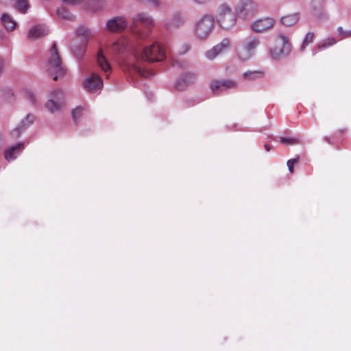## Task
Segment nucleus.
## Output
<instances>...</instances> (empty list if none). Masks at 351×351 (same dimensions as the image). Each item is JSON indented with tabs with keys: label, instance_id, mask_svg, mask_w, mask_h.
<instances>
[{
	"label": "nucleus",
	"instance_id": "obj_24",
	"mask_svg": "<svg viewBox=\"0 0 351 351\" xmlns=\"http://www.w3.org/2000/svg\"><path fill=\"white\" fill-rule=\"evenodd\" d=\"M16 10L21 14H26L29 8L28 0H12Z\"/></svg>",
	"mask_w": 351,
	"mask_h": 351
},
{
	"label": "nucleus",
	"instance_id": "obj_18",
	"mask_svg": "<svg viewBox=\"0 0 351 351\" xmlns=\"http://www.w3.org/2000/svg\"><path fill=\"white\" fill-rule=\"evenodd\" d=\"M49 32L45 25H36L33 26L28 32V37L31 39H37L47 35Z\"/></svg>",
	"mask_w": 351,
	"mask_h": 351
},
{
	"label": "nucleus",
	"instance_id": "obj_28",
	"mask_svg": "<svg viewBox=\"0 0 351 351\" xmlns=\"http://www.w3.org/2000/svg\"><path fill=\"white\" fill-rule=\"evenodd\" d=\"M86 45L84 43H82L79 45H74L73 47V51L75 55V56L77 59H82L86 53Z\"/></svg>",
	"mask_w": 351,
	"mask_h": 351
},
{
	"label": "nucleus",
	"instance_id": "obj_15",
	"mask_svg": "<svg viewBox=\"0 0 351 351\" xmlns=\"http://www.w3.org/2000/svg\"><path fill=\"white\" fill-rule=\"evenodd\" d=\"M35 116L32 114H28L26 117L21 121L20 124L12 132L11 134L14 138H18L21 133L26 130L34 121Z\"/></svg>",
	"mask_w": 351,
	"mask_h": 351
},
{
	"label": "nucleus",
	"instance_id": "obj_39",
	"mask_svg": "<svg viewBox=\"0 0 351 351\" xmlns=\"http://www.w3.org/2000/svg\"><path fill=\"white\" fill-rule=\"evenodd\" d=\"M197 4H206L208 3L210 0H193Z\"/></svg>",
	"mask_w": 351,
	"mask_h": 351
},
{
	"label": "nucleus",
	"instance_id": "obj_27",
	"mask_svg": "<svg viewBox=\"0 0 351 351\" xmlns=\"http://www.w3.org/2000/svg\"><path fill=\"white\" fill-rule=\"evenodd\" d=\"M1 21L5 27L10 31H12L16 25L10 16L7 14H3L1 16Z\"/></svg>",
	"mask_w": 351,
	"mask_h": 351
},
{
	"label": "nucleus",
	"instance_id": "obj_9",
	"mask_svg": "<svg viewBox=\"0 0 351 351\" xmlns=\"http://www.w3.org/2000/svg\"><path fill=\"white\" fill-rule=\"evenodd\" d=\"M230 43L229 38H224L219 43L206 52V58L210 60H214L217 56L227 51L230 47Z\"/></svg>",
	"mask_w": 351,
	"mask_h": 351
},
{
	"label": "nucleus",
	"instance_id": "obj_37",
	"mask_svg": "<svg viewBox=\"0 0 351 351\" xmlns=\"http://www.w3.org/2000/svg\"><path fill=\"white\" fill-rule=\"evenodd\" d=\"M299 156L295 158L290 159L287 161V167L291 173L293 171V166L299 161Z\"/></svg>",
	"mask_w": 351,
	"mask_h": 351
},
{
	"label": "nucleus",
	"instance_id": "obj_22",
	"mask_svg": "<svg viewBox=\"0 0 351 351\" xmlns=\"http://www.w3.org/2000/svg\"><path fill=\"white\" fill-rule=\"evenodd\" d=\"M76 35L81 38L82 41L85 44L89 40V38L93 35V32L85 26H80L76 29Z\"/></svg>",
	"mask_w": 351,
	"mask_h": 351
},
{
	"label": "nucleus",
	"instance_id": "obj_10",
	"mask_svg": "<svg viewBox=\"0 0 351 351\" xmlns=\"http://www.w3.org/2000/svg\"><path fill=\"white\" fill-rule=\"evenodd\" d=\"M276 23L274 18L267 17L256 20L252 25V30L256 33H261L273 28Z\"/></svg>",
	"mask_w": 351,
	"mask_h": 351
},
{
	"label": "nucleus",
	"instance_id": "obj_40",
	"mask_svg": "<svg viewBox=\"0 0 351 351\" xmlns=\"http://www.w3.org/2000/svg\"><path fill=\"white\" fill-rule=\"evenodd\" d=\"M264 147L267 152L270 151L271 147L268 144H265Z\"/></svg>",
	"mask_w": 351,
	"mask_h": 351
},
{
	"label": "nucleus",
	"instance_id": "obj_29",
	"mask_svg": "<svg viewBox=\"0 0 351 351\" xmlns=\"http://www.w3.org/2000/svg\"><path fill=\"white\" fill-rule=\"evenodd\" d=\"M57 15L62 19L66 20H73V16L70 13V12L64 7L58 8L56 10Z\"/></svg>",
	"mask_w": 351,
	"mask_h": 351
},
{
	"label": "nucleus",
	"instance_id": "obj_5",
	"mask_svg": "<svg viewBox=\"0 0 351 351\" xmlns=\"http://www.w3.org/2000/svg\"><path fill=\"white\" fill-rule=\"evenodd\" d=\"M259 45L260 40L258 38L255 36L249 38L236 47L237 58L242 62L250 60L254 55Z\"/></svg>",
	"mask_w": 351,
	"mask_h": 351
},
{
	"label": "nucleus",
	"instance_id": "obj_19",
	"mask_svg": "<svg viewBox=\"0 0 351 351\" xmlns=\"http://www.w3.org/2000/svg\"><path fill=\"white\" fill-rule=\"evenodd\" d=\"M324 0H311L310 8L317 17H325L324 12Z\"/></svg>",
	"mask_w": 351,
	"mask_h": 351
},
{
	"label": "nucleus",
	"instance_id": "obj_36",
	"mask_svg": "<svg viewBox=\"0 0 351 351\" xmlns=\"http://www.w3.org/2000/svg\"><path fill=\"white\" fill-rule=\"evenodd\" d=\"M280 142L281 143H286V144H289V145H293V144H297L298 143V141L297 139L295 138H285V137H281L280 138Z\"/></svg>",
	"mask_w": 351,
	"mask_h": 351
},
{
	"label": "nucleus",
	"instance_id": "obj_16",
	"mask_svg": "<svg viewBox=\"0 0 351 351\" xmlns=\"http://www.w3.org/2000/svg\"><path fill=\"white\" fill-rule=\"evenodd\" d=\"M257 11V5L252 0H243L240 3L238 12L245 16H252Z\"/></svg>",
	"mask_w": 351,
	"mask_h": 351
},
{
	"label": "nucleus",
	"instance_id": "obj_21",
	"mask_svg": "<svg viewBox=\"0 0 351 351\" xmlns=\"http://www.w3.org/2000/svg\"><path fill=\"white\" fill-rule=\"evenodd\" d=\"M265 72L264 70H254V71H247L243 73L242 77L245 80L247 81H256L260 79H262L265 77Z\"/></svg>",
	"mask_w": 351,
	"mask_h": 351
},
{
	"label": "nucleus",
	"instance_id": "obj_33",
	"mask_svg": "<svg viewBox=\"0 0 351 351\" xmlns=\"http://www.w3.org/2000/svg\"><path fill=\"white\" fill-rule=\"evenodd\" d=\"M83 111H84V109L80 106H78V107L75 108V109H73L72 111L73 119L74 121H76L77 119L81 117L83 114Z\"/></svg>",
	"mask_w": 351,
	"mask_h": 351
},
{
	"label": "nucleus",
	"instance_id": "obj_11",
	"mask_svg": "<svg viewBox=\"0 0 351 351\" xmlns=\"http://www.w3.org/2000/svg\"><path fill=\"white\" fill-rule=\"evenodd\" d=\"M106 28L112 32H121L128 26V21L123 16H115L106 22Z\"/></svg>",
	"mask_w": 351,
	"mask_h": 351
},
{
	"label": "nucleus",
	"instance_id": "obj_30",
	"mask_svg": "<svg viewBox=\"0 0 351 351\" xmlns=\"http://www.w3.org/2000/svg\"><path fill=\"white\" fill-rule=\"evenodd\" d=\"M87 4L90 9L93 10H99L104 6L102 0H87Z\"/></svg>",
	"mask_w": 351,
	"mask_h": 351
},
{
	"label": "nucleus",
	"instance_id": "obj_34",
	"mask_svg": "<svg viewBox=\"0 0 351 351\" xmlns=\"http://www.w3.org/2000/svg\"><path fill=\"white\" fill-rule=\"evenodd\" d=\"M337 32L338 34L343 38L351 36V30L345 31L341 26L337 27Z\"/></svg>",
	"mask_w": 351,
	"mask_h": 351
},
{
	"label": "nucleus",
	"instance_id": "obj_13",
	"mask_svg": "<svg viewBox=\"0 0 351 351\" xmlns=\"http://www.w3.org/2000/svg\"><path fill=\"white\" fill-rule=\"evenodd\" d=\"M197 77L194 73H186L180 75L176 82L175 87L179 90H184L188 86L195 82Z\"/></svg>",
	"mask_w": 351,
	"mask_h": 351
},
{
	"label": "nucleus",
	"instance_id": "obj_31",
	"mask_svg": "<svg viewBox=\"0 0 351 351\" xmlns=\"http://www.w3.org/2000/svg\"><path fill=\"white\" fill-rule=\"evenodd\" d=\"M336 43V40L334 38H328L326 40H323L322 42H320L317 45V49L322 50L323 49L327 48L330 46H332Z\"/></svg>",
	"mask_w": 351,
	"mask_h": 351
},
{
	"label": "nucleus",
	"instance_id": "obj_7",
	"mask_svg": "<svg viewBox=\"0 0 351 351\" xmlns=\"http://www.w3.org/2000/svg\"><path fill=\"white\" fill-rule=\"evenodd\" d=\"M278 38L280 40V44L276 45L270 49V54L274 60H281L287 58L291 53V45L289 43V38L283 34H279Z\"/></svg>",
	"mask_w": 351,
	"mask_h": 351
},
{
	"label": "nucleus",
	"instance_id": "obj_41",
	"mask_svg": "<svg viewBox=\"0 0 351 351\" xmlns=\"http://www.w3.org/2000/svg\"><path fill=\"white\" fill-rule=\"evenodd\" d=\"M316 53H317V51H316L315 50H313V56H314V55H315V54H316Z\"/></svg>",
	"mask_w": 351,
	"mask_h": 351
},
{
	"label": "nucleus",
	"instance_id": "obj_17",
	"mask_svg": "<svg viewBox=\"0 0 351 351\" xmlns=\"http://www.w3.org/2000/svg\"><path fill=\"white\" fill-rule=\"evenodd\" d=\"M185 23V19L182 14L176 12L173 14L171 19L166 23L165 27L169 30L172 31L184 25Z\"/></svg>",
	"mask_w": 351,
	"mask_h": 351
},
{
	"label": "nucleus",
	"instance_id": "obj_35",
	"mask_svg": "<svg viewBox=\"0 0 351 351\" xmlns=\"http://www.w3.org/2000/svg\"><path fill=\"white\" fill-rule=\"evenodd\" d=\"M25 97L27 99H28L32 104H35V96L33 92L31 90H25Z\"/></svg>",
	"mask_w": 351,
	"mask_h": 351
},
{
	"label": "nucleus",
	"instance_id": "obj_38",
	"mask_svg": "<svg viewBox=\"0 0 351 351\" xmlns=\"http://www.w3.org/2000/svg\"><path fill=\"white\" fill-rule=\"evenodd\" d=\"M64 3H66L68 4H71V5H77V4H80V3H82V2H84L85 0H62Z\"/></svg>",
	"mask_w": 351,
	"mask_h": 351
},
{
	"label": "nucleus",
	"instance_id": "obj_12",
	"mask_svg": "<svg viewBox=\"0 0 351 351\" xmlns=\"http://www.w3.org/2000/svg\"><path fill=\"white\" fill-rule=\"evenodd\" d=\"M84 86L88 91L95 93L102 88L103 82L100 76L97 74L93 73L84 80Z\"/></svg>",
	"mask_w": 351,
	"mask_h": 351
},
{
	"label": "nucleus",
	"instance_id": "obj_1",
	"mask_svg": "<svg viewBox=\"0 0 351 351\" xmlns=\"http://www.w3.org/2000/svg\"><path fill=\"white\" fill-rule=\"evenodd\" d=\"M165 57V53L161 46L158 43H154L149 47L136 49L134 55L125 62L124 69L131 75L150 77L152 73L143 67V62H160L164 60Z\"/></svg>",
	"mask_w": 351,
	"mask_h": 351
},
{
	"label": "nucleus",
	"instance_id": "obj_14",
	"mask_svg": "<svg viewBox=\"0 0 351 351\" xmlns=\"http://www.w3.org/2000/svg\"><path fill=\"white\" fill-rule=\"evenodd\" d=\"M237 86L236 82L232 80H217L212 82L210 89L213 92L218 90L220 91L226 90L228 89L235 88Z\"/></svg>",
	"mask_w": 351,
	"mask_h": 351
},
{
	"label": "nucleus",
	"instance_id": "obj_2",
	"mask_svg": "<svg viewBox=\"0 0 351 351\" xmlns=\"http://www.w3.org/2000/svg\"><path fill=\"white\" fill-rule=\"evenodd\" d=\"M155 25L154 18L147 12L135 14L130 20V27L138 42L145 40Z\"/></svg>",
	"mask_w": 351,
	"mask_h": 351
},
{
	"label": "nucleus",
	"instance_id": "obj_23",
	"mask_svg": "<svg viewBox=\"0 0 351 351\" xmlns=\"http://www.w3.org/2000/svg\"><path fill=\"white\" fill-rule=\"evenodd\" d=\"M299 13H293L281 17V23L286 26H292L295 25L300 20Z\"/></svg>",
	"mask_w": 351,
	"mask_h": 351
},
{
	"label": "nucleus",
	"instance_id": "obj_8",
	"mask_svg": "<svg viewBox=\"0 0 351 351\" xmlns=\"http://www.w3.org/2000/svg\"><path fill=\"white\" fill-rule=\"evenodd\" d=\"M63 98L64 93L62 90H56L52 92V98L47 101L45 107L51 113L58 112L63 105Z\"/></svg>",
	"mask_w": 351,
	"mask_h": 351
},
{
	"label": "nucleus",
	"instance_id": "obj_4",
	"mask_svg": "<svg viewBox=\"0 0 351 351\" xmlns=\"http://www.w3.org/2000/svg\"><path fill=\"white\" fill-rule=\"evenodd\" d=\"M215 17L217 23L223 29H230L236 24V14L228 3H221L217 7Z\"/></svg>",
	"mask_w": 351,
	"mask_h": 351
},
{
	"label": "nucleus",
	"instance_id": "obj_25",
	"mask_svg": "<svg viewBox=\"0 0 351 351\" xmlns=\"http://www.w3.org/2000/svg\"><path fill=\"white\" fill-rule=\"evenodd\" d=\"M127 45L124 39H119L112 45V50L116 53H122L126 49Z\"/></svg>",
	"mask_w": 351,
	"mask_h": 351
},
{
	"label": "nucleus",
	"instance_id": "obj_32",
	"mask_svg": "<svg viewBox=\"0 0 351 351\" xmlns=\"http://www.w3.org/2000/svg\"><path fill=\"white\" fill-rule=\"evenodd\" d=\"M313 38L314 33L313 32H308L303 40L302 45L300 47V51H303L309 43H313Z\"/></svg>",
	"mask_w": 351,
	"mask_h": 351
},
{
	"label": "nucleus",
	"instance_id": "obj_3",
	"mask_svg": "<svg viewBox=\"0 0 351 351\" xmlns=\"http://www.w3.org/2000/svg\"><path fill=\"white\" fill-rule=\"evenodd\" d=\"M46 71L54 80H58L65 74V69L62 65V61L58 54L56 44L53 43L49 51V57L46 64Z\"/></svg>",
	"mask_w": 351,
	"mask_h": 351
},
{
	"label": "nucleus",
	"instance_id": "obj_6",
	"mask_svg": "<svg viewBox=\"0 0 351 351\" xmlns=\"http://www.w3.org/2000/svg\"><path fill=\"white\" fill-rule=\"evenodd\" d=\"M215 27V19L210 14H205L197 20L195 27V34L199 39H206Z\"/></svg>",
	"mask_w": 351,
	"mask_h": 351
},
{
	"label": "nucleus",
	"instance_id": "obj_20",
	"mask_svg": "<svg viewBox=\"0 0 351 351\" xmlns=\"http://www.w3.org/2000/svg\"><path fill=\"white\" fill-rule=\"evenodd\" d=\"M23 149L24 144L23 143L10 147L5 152V158L8 161L14 160Z\"/></svg>",
	"mask_w": 351,
	"mask_h": 351
},
{
	"label": "nucleus",
	"instance_id": "obj_26",
	"mask_svg": "<svg viewBox=\"0 0 351 351\" xmlns=\"http://www.w3.org/2000/svg\"><path fill=\"white\" fill-rule=\"evenodd\" d=\"M97 60L98 64L104 72H107L110 69V66L104 57L101 50L98 52Z\"/></svg>",
	"mask_w": 351,
	"mask_h": 351
}]
</instances>
